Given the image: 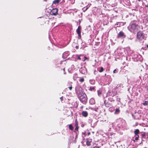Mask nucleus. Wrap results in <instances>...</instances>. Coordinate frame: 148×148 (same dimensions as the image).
I'll list each match as a JSON object with an SVG mask.
<instances>
[{"label": "nucleus", "mask_w": 148, "mask_h": 148, "mask_svg": "<svg viewBox=\"0 0 148 148\" xmlns=\"http://www.w3.org/2000/svg\"><path fill=\"white\" fill-rule=\"evenodd\" d=\"M139 28V26L133 23L131 24L130 27V30L132 32H133L137 30Z\"/></svg>", "instance_id": "2"}, {"label": "nucleus", "mask_w": 148, "mask_h": 148, "mask_svg": "<svg viewBox=\"0 0 148 148\" xmlns=\"http://www.w3.org/2000/svg\"><path fill=\"white\" fill-rule=\"evenodd\" d=\"M79 97L80 100L82 101H84L86 100V95L85 94H83V95L81 94Z\"/></svg>", "instance_id": "3"}, {"label": "nucleus", "mask_w": 148, "mask_h": 148, "mask_svg": "<svg viewBox=\"0 0 148 148\" xmlns=\"http://www.w3.org/2000/svg\"><path fill=\"white\" fill-rule=\"evenodd\" d=\"M93 148H99V147H93Z\"/></svg>", "instance_id": "23"}, {"label": "nucleus", "mask_w": 148, "mask_h": 148, "mask_svg": "<svg viewBox=\"0 0 148 148\" xmlns=\"http://www.w3.org/2000/svg\"><path fill=\"white\" fill-rule=\"evenodd\" d=\"M137 37L139 40H142L143 39H145L146 38V35L144 34L142 32H139L137 33Z\"/></svg>", "instance_id": "1"}, {"label": "nucleus", "mask_w": 148, "mask_h": 148, "mask_svg": "<svg viewBox=\"0 0 148 148\" xmlns=\"http://www.w3.org/2000/svg\"><path fill=\"white\" fill-rule=\"evenodd\" d=\"M137 136L135 138V140H137L138 139L139 136L138 135H137Z\"/></svg>", "instance_id": "18"}, {"label": "nucleus", "mask_w": 148, "mask_h": 148, "mask_svg": "<svg viewBox=\"0 0 148 148\" xmlns=\"http://www.w3.org/2000/svg\"><path fill=\"white\" fill-rule=\"evenodd\" d=\"M79 81L80 82H82L84 81V78H82L80 79L79 80Z\"/></svg>", "instance_id": "16"}, {"label": "nucleus", "mask_w": 148, "mask_h": 148, "mask_svg": "<svg viewBox=\"0 0 148 148\" xmlns=\"http://www.w3.org/2000/svg\"><path fill=\"white\" fill-rule=\"evenodd\" d=\"M147 47H148V45H147Z\"/></svg>", "instance_id": "28"}, {"label": "nucleus", "mask_w": 148, "mask_h": 148, "mask_svg": "<svg viewBox=\"0 0 148 148\" xmlns=\"http://www.w3.org/2000/svg\"><path fill=\"white\" fill-rule=\"evenodd\" d=\"M139 1H140L141 0H138Z\"/></svg>", "instance_id": "29"}, {"label": "nucleus", "mask_w": 148, "mask_h": 148, "mask_svg": "<svg viewBox=\"0 0 148 148\" xmlns=\"http://www.w3.org/2000/svg\"><path fill=\"white\" fill-rule=\"evenodd\" d=\"M75 48L76 49H77L78 48V46H76Z\"/></svg>", "instance_id": "25"}, {"label": "nucleus", "mask_w": 148, "mask_h": 148, "mask_svg": "<svg viewBox=\"0 0 148 148\" xmlns=\"http://www.w3.org/2000/svg\"><path fill=\"white\" fill-rule=\"evenodd\" d=\"M82 115L85 117H86L88 116V113L86 111H83L82 113Z\"/></svg>", "instance_id": "7"}, {"label": "nucleus", "mask_w": 148, "mask_h": 148, "mask_svg": "<svg viewBox=\"0 0 148 148\" xmlns=\"http://www.w3.org/2000/svg\"><path fill=\"white\" fill-rule=\"evenodd\" d=\"M139 132V131L138 129H136L134 132V134L136 135H138V134Z\"/></svg>", "instance_id": "8"}, {"label": "nucleus", "mask_w": 148, "mask_h": 148, "mask_svg": "<svg viewBox=\"0 0 148 148\" xmlns=\"http://www.w3.org/2000/svg\"><path fill=\"white\" fill-rule=\"evenodd\" d=\"M125 36L124 33L122 31H121L118 34L117 37L124 38L125 37Z\"/></svg>", "instance_id": "4"}, {"label": "nucleus", "mask_w": 148, "mask_h": 148, "mask_svg": "<svg viewBox=\"0 0 148 148\" xmlns=\"http://www.w3.org/2000/svg\"><path fill=\"white\" fill-rule=\"evenodd\" d=\"M69 127L70 130H73V127L72 125L70 124L69 125Z\"/></svg>", "instance_id": "9"}, {"label": "nucleus", "mask_w": 148, "mask_h": 148, "mask_svg": "<svg viewBox=\"0 0 148 148\" xmlns=\"http://www.w3.org/2000/svg\"><path fill=\"white\" fill-rule=\"evenodd\" d=\"M62 97H61V98H60V99H62Z\"/></svg>", "instance_id": "30"}, {"label": "nucleus", "mask_w": 148, "mask_h": 148, "mask_svg": "<svg viewBox=\"0 0 148 148\" xmlns=\"http://www.w3.org/2000/svg\"><path fill=\"white\" fill-rule=\"evenodd\" d=\"M143 104L145 106L147 105L148 104V101H145L144 103H143Z\"/></svg>", "instance_id": "11"}, {"label": "nucleus", "mask_w": 148, "mask_h": 148, "mask_svg": "<svg viewBox=\"0 0 148 148\" xmlns=\"http://www.w3.org/2000/svg\"><path fill=\"white\" fill-rule=\"evenodd\" d=\"M103 67H101V69L99 70V72H103Z\"/></svg>", "instance_id": "13"}, {"label": "nucleus", "mask_w": 148, "mask_h": 148, "mask_svg": "<svg viewBox=\"0 0 148 148\" xmlns=\"http://www.w3.org/2000/svg\"><path fill=\"white\" fill-rule=\"evenodd\" d=\"M59 0H55L53 1V3L56 4V3H59Z\"/></svg>", "instance_id": "10"}, {"label": "nucleus", "mask_w": 148, "mask_h": 148, "mask_svg": "<svg viewBox=\"0 0 148 148\" xmlns=\"http://www.w3.org/2000/svg\"><path fill=\"white\" fill-rule=\"evenodd\" d=\"M75 126H78V123H77V120H76L75 121Z\"/></svg>", "instance_id": "17"}, {"label": "nucleus", "mask_w": 148, "mask_h": 148, "mask_svg": "<svg viewBox=\"0 0 148 148\" xmlns=\"http://www.w3.org/2000/svg\"><path fill=\"white\" fill-rule=\"evenodd\" d=\"M90 132L88 133V135H90Z\"/></svg>", "instance_id": "26"}, {"label": "nucleus", "mask_w": 148, "mask_h": 148, "mask_svg": "<svg viewBox=\"0 0 148 148\" xmlns=\"http://www.w3.org/2000/svg\"><path fill=\"white\" fill-rule=\"evenodd\" d=\"M88 8H86V10L88 9Z\"/></svg>", "instance_id": "27"}, {"label": "nucleus", "mask_w": 148, "mask_h": 148, "mask_svg": "<svg viewBox=\"0 0 148 148\" xmlns=\"http://www.w3.org/2000/svg\"><path fill=\"white\" fill-rule=\"evenodd\" d=\"M116 69H115L114 71H113V73H116Z\"/></svg>", "instance_id": "21"}, {"label": "nucleus", "mask_w": 148, "mask_h": 148, "mask_svg": "<svg viewBox=\"0 0 148 148\" xmlns=\"http://www.w3.org/2000/svg\"><path fill=\"white\" fill-rule=\"evenodd\" d=\"M69 88L70 90H71L72 89V86L69 87Z\"/></svg>", "instance_id": "22"}, {"label": "nucleus", "mask_w": 148, "mask_h": 148, "mask_svg": "<svg viewBox=\"0 0 148 148\" xmlns=\"http://www.w3.org/2000/svg\"><path fill=\"white\" fill-rule=\"evenodd\" d=\"M58 12V10L57 9H54L52 10L51 11V13L52 15H55Z\"/></svg>", "instance_id": "5"}, {"label": "nucleus", "mask_w": 148, "mask_h": 148, "mask_svg": "<svg viewBox=\"0 0 148 148\" xmlns=\"http://www.w3.org/2000/svg\"><path fill=\"white\" fill-rule=\"evenodd\" d=\"M88 58H87V57H84V60H83L84 61L85 60H88Z\"/></svg>", "instance_id": "19"}, {"label": "nucleus", "mask_w": 148, "mask_h": 148, "mask_svg": "<svg viewBox=\"0 0 148 148\" xmlns=\"http://www.w3.org/2000/svg\"><path fill=\"white\" fill-rule=\"evenodd\" d=\"M97 93L99 96L101 94V92L99 90L97 91Z\"/></svg>", "instance_id": "14"}, {"label": "nucleus", "mask_w": 148, "mask_h": 148, "mask_svg": "<svg viewBox=\"0 0 148 148\" xmlns=\"http://www.w3.org/2000/svg\"><path fill=\"white\" fill-rule=\"evenodd\" d=\"M78 58L79 60H81V58H80V57H78Z\"/></svg>", "instance_id": "24"}, {"label": "nucleus", "mask_w": 148, "mask_h": 148, "mask_svg": "<svg viewBox=\"0 0 148 148\" xmlns=\"http://www.w3.org/2000/svg\"><path fill=\"white\" fill-rule=\"evenodd\" d=\"M86 144L88 146H90V142L89 141H87L86 142Z\"/></svg>", "instance_id": "15"}, {"label": "nucleus", "mask_w": 148, "mask_h": 148, "mask_svg": "<svg viewBox=\"0 0 148 148\" xmlns=\"http://www.w3.org/2000/svg\"><path fill=\"white\" fill-rule=\"evenodd\" d=\"M81 29V28L80 26H79L77 29V33L78 35L79 36V37H81V31L80 30Z\"/></svg>", "instance_id": "6"}, {"label": "nucleus", "mask_w": 148, "mask_h": 148, "mask_svg": "<svg viewBox=\"0 0 148 148\" xmlns=\"http://www.w3.org/2000/svg\"><path fill=\"white\" fill-rule=\"evenodd\" d=\"M119 112H120L119 110V109H116V110H115V114H116L117 113H119Z\"/></svg>", "instance_id": "12"}, {"label": "nucleus", "mask_w": 148, "mask_h": 148, "mask_svg": "<svg viewBox=\"0 0 148 148\" xmlns=\"http://www.w3.org/2000/svg\"><path fill=\"white\" fill-rule=\"evenodd\" d=\"M75 127H76L75 128V130H78V126H75Z\"/></svg>", "instance_id": "20"}]
</instances>
